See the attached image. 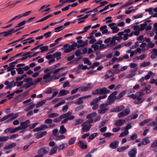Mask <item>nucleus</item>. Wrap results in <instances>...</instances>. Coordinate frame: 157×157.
<instances>
[{
    "instance_id": "2",
    "label": "nucleus",
    "mask_w": 157,
    "mask_h": 157,
    "mask_svg": "<svg viewBox=\"0 0 157 157\" xmlns=\"http://www.w3.org/2000/svg\"><path fill=\"white\" fill-rule=\"evenodd\" d=\"M110 102L109 103H105L101 104L99 105L100 109L98 110V113L100 114H104L109 110L108 105H110Z\"/></svg>"
},
{
    "instance_id": "25",
    "label": "nucleus",
    "mask_w": 157,
    "mask_h": 157,
    "mask_svg": "<svg viewBox=\"0 0 157 157\" xmlns=\"http://www.w3.org/2000/svg\"><path fill=\"white\" fill-rule=\"evenodd\" d=\"M83 122V120L82 119H78L76 120L72 123V125L73 126H76L78 124L82 123Z\"/></svg>"
},
{
    "instance_id": "31",
    "label": "nucleus",
    "mask_w": 157,
    "mask_h": 157,
    "mask_svg": "<svg viewBox=\"0 0 157 157\" xmlns=\"http://www.w3.org/2000/svg\"><path fill=\"white\" fill-rule=\"evenodd\" d=\"M71 114L72 112H68L62 115V116L63 119L65 118H69L70 117V116H71Z\"/></svg>"
},
{
    "instance_id": "4",
    "label": "nucleus",
    "mask_w": 157,
    "mask_h": 157,
    "mask_svg": "<svg viewBox=\"0 0 157 157\" xmlns=\"http://www.w3.org/2000/svg\"><path fill=\"white\" fill-rule=\"evenodd\" d=\"M110 92V91L109 90H107L106 87H103L102 88L97 89L95 91H93L92 92V94L94 95H96L98 94H106Z\"/></svg>"
},
{
    "instance_id": "37",
    "label": "nucleus",
    "mask_w": 157,
    "mask_h": 157,
    "mask_svg": "<svg viewBox=\"0 0 157 157\" xmlns=\"http://www.w3.org/2000/svg\"><path fill=\"white\" fill-rule=\"evenodd\" d=\"M100 101L98 98H96L90 103V105L92 106L93 105L98 104V103Z\"/></svg>"
},
{
    "instance_id": "32",
    "label": "nucleus",
    "mask_w": 157,
    "mask_h": 157,
    "mask_svg": "<svg viewBox=\"0 0 157 157\" xmlns=\"http://www.w3.org/2000/svg\"><path fill=\"white\" fill-rule=\"evenodd\" d=\"M126 92V90L122 91L120 93L119 95L116 97L117 99H119L120 98L122 97Z\"/></svg>"
},
{
    "instance_id": "33",
    "label": "nucleus",
    "mask_w": 157,
    "mask_h": 157,
    "mask_svg": "<svg viewBox=\"0 0 157 157\" xmlns=\"http://www.w3.org/2000/svg\"><path fill=\"white\" fill-rule=\"evenodd\" d=\"M67 131V129L65 128L63 125H61L60 126V130L59 131V132L62 134L65 133Z\"/></svg>"
},
{
    "instance_id": "22",
    "label": "nucleus",
    "mask_w": 157,
    "mask_h": 157,
    "mask_svg": "<svg viewBox=\"0 0 157 157\" xmlns=\"http://www.w3.org/2000/svg\"><path fill=\"white\" fill-rule=\"evenodd\" d=\"M16 145V144L15 143H13L10 144L6 146L4 148V150H7L10 149H12L15 147Z\"/></svg>"
},
{
    "instance_id": "50",
    "label": "nucleus",
    "mask_w": 157,
    "mask_h": 157,
    "mask_svg": "<svg viewBox=\"0 0 157 157\" xmlns=\"http://www.w3.org/2000/svg\"><path fill=\"white\" fill-rule=\"evenodd\" d=\"M59 116V114L56 113H52L48 115V117L49 118H55Z\"/></svg>"
},
{
    "instance_id": "15",
    "label": "nucleus",
    "mask_w": 157,
    "mask_h": 157,
    "mask_svg": "<svg viewBox=\"0 0 157 157\" xmlns=\"http://www.w3.org/2000/svg\"><path fill=\"white\" fill-rule=\"evenodd\" d=\"M145 40L147 42V50L149 48H153L154 46V44L151 41V40L149 38H145Z\"/></svg>"
},
{
    "instance_id": "45",
    "label": "nucleus",
    "mask_w": 157,
    "mask_h": 157,
    "mask_svg": "<svg viewBox=\"0 0 157 157\" xmlns=\"http://www.w3.org/2000/svg\"><path fill=\"white\" fill-rule=\"evenodd\" d=\"M111 29L112 30V33H117L119 30V29L117 26L111 27Z\"/></svg>"
},
{
    "instance_id": "61",
    "label": "nucleus",
    "mask_w": 157,
    "mask_h": 157,
    "mask_svg": "<svg viewBox=\"0 0 157 157\" xmlns=\"http://www.w3.org/2000/svg\"><path fill=\"white\" fill-rule=\"evenodd\" d=\"M32 12L31 10L26 12L23 14H20L21 17H25L28 15Z\"/></svg>"
},
{
    "instance_id": "41",
    "label": "nucleus",
    "mask_w": 157,
    "mask_h": 157,
    "mask_svg": "<svg viewBox=\"0 0 157 157\" xmlns=\"http://www.w3.org/2000/svg\"><path fill=\"white\" fill-rule=\"evenodd\" d=\"M63 119V117L61 115L60 117L55 118L53 121L55 123H58L60 122Z\"/></svg>"
},
{
    "instance_id": "55",
    "label": "nucleus",
    "mask_w": 157,
    "mask_h": 157,
    "mask_svg": "<svg viewBox=\"0 0 157 157\" xmlns=\"http://www.w3.org/2000/svg\"><path fill=\"white\" fill-rule=\"evenodd\" d=\"M149 62H144L141 64L140 65V67H144L149 65L150 64Z\"/></svg>"
},
{
    "instance_id": "6",
    "label": "nucleus",
    "mask_w": 157,
    "mask_h": 157,
    "mask_svg": "<svg viewBox=\"0 0 157 157\" xmlns=\"http://www.w3.org/2000/svg\"><path fill=\"white\" fill-rule=\"evenodd\" d=\"M51 75V74H50V72L48 73L45 75L42 78L43 79L45 80L42 81L41 82L40 84L41 85H44L45 84L50 82L52 80V79H50Z\"/></svg>"
},
{
    "instance_id": "10",
    "label": "nucleus",
    "mask_w": 157,
    "mask_h": 157,
    "mask_svg": "<svg viewBox=\"0 0 157 157\" xmlns=\"http://www.w3.org/2000/svg\"><path fill=\"white\" fill-rule=\"evenodd\" d=\"M30 122L29 120H27L21 123V129H25L30 126Z\"/></svg>"
},
{
    "instance_id": "3",
    "label": "nucleus",
    "mask_w": 157,
    "mask_h": 157,
    "mask_svg": "<svg viewBox=\"0 0 157 157\" xmlns=\"http://www.w3.org/2000/svg\"><path fill=\"white\" fill-rule=\"evenodd\" d=\"M78 45L76 43H74L71 45L68 44H66L63 45V48H64V52L65 53L69 52L75 50Z\"/></svg>"
},
{
    "instance_id": "57",
    "label": "nucleus",
    "mask_w": 157,
    "mask_h": 157,
    "mask_svg": "<svg viewBox=\"0 0 157 157\" xmlns=\"http://www.w3.org/2000/svg\"><path fill=\"white\" fill-rule=\"evenodd\" d=\"M128 131H126L125 130V131L122 132L120 134L119 137H124L127 135L128 133Z\"/></svg>"
},
{
    "instance_id": "14",
    "label": "nucleus",
    "mask_w": 157,
    "mask_h": 157,
    "mask_svg": "<svg viewBox=\"0 0 157 157\" xmlns=\"http://www.w3.org/2000/svg\"><path fill=\"white\" fill-rule=\"evenodd\" d=\"M13 33H14V28H12L8 31H4L0 33V34H3V36H6L11 34Z\"/></svg>"
},
{
    "instance_id": "29",
    "label": "nucleus",
    "mask_w": 157,
    "mask_h": 157,
    "mask_svg": "<svg viewBox=\"0 0 157 157\" xmlns=\"http://www.w3.org/2000/svg\"><path fill=\"white\" fill-rule=\"evenodd\" d=\"M129 147V145H127L126 146H123L119 147L117 149V151L120 152H122L126 149H128Z\"/></svg>"
},
{
    "instance_id": "28",
    "label": "nucleus",
    "mask_w": 157,
    "mask_h": 157,
    "mask_svg": "<svg viewBox=\"0 0 157 157\" xmlns=\"http://www.w3.org/2000/svg\"><path fill=\"white\" fill-rule=\"evenodd\" d=\"M114 75V74L110 71H109L105 75V80H106L108 78H110Z\"/></svg>"
},
{
    "instance_id": "21",
    "label": "nucleus",
    "mask_w": 157,
    "mask_h": 157,
    "mask_svg": "<svg viewBox=\"0 0 157 157\" xmlns=\"http://www.w3.org/2000/svg\"><path fill=\"white\" fill-rule=\"evenodd\" d=\"M69 93V91L68 90H60L58 96L59 97L62 96L67 94Z\"/></svg>"
},
{
    "instance_id": "38",
    "label": "nucleus",
    "mask_w": 157,
    "mask_h": 157,
    "mask_svg": "<svg viewBox=\"0 0 157 157\" xmlns=\"http://www.w3.org/2000/svg\"><path fill=\"white\" fill-rule=\"evenodd\" d=\"M80 95V94H77L71 96L67 98L66 99L67 100H74L78 97H79Z\"/></svg>"
},
{
    "instance_id": "47",
    "label": "nucleus",
    "mask_w": 157,
    "mask_h": 157,
    "mask_svg": "<svg viewBox=\"0 0 157 157\" xmlns=\"http://www.w3.org/2000/svg\"><path fill=\"white\" fill-rule=\"evenodd\" d=\"M74 102L76 104L79 105L82 104L83 102V101L82 100V98H81V97H80Z\"/></svg>"
},
{
    "instance_id": "19",
    "label": "nucleus",
    "mask_w": 157,
    "mask_h": 157,
    "mask_svg": "<svg viewBox=\"0 0 157 157\" xmlns=\"http://www.w3.org/2000/svg\"><path fill=\"white\" fill-rule=\"evenodd\" d=\"M93 86H81L79 87V90L81 91H86L91 89Z\"/></svg>"
},
{
    "instance_id": "35",
    "label": "nucleus",
    "mask_w": 157,
    "mask_h": 157,
    "mask_svg": "<svg viewBox=\"0 0 157 157\" xmlns=\"http://www.w3.org/2000/svg\"><path fill=\"white\" fill-rule=\"evenodd\" d=\"M46 100H44L38 102L36 105L35 104L36 107V108H38L42 106L46 102Z\"/></svg>"
},
{
    "instance_id": "51",
    "label": "nucleus",
    "mask_w": 157,
    "mask_h": 157,
    "mask_svg": "<svg viewBox=\"0 0 157 157\" xmlns=\"http://www.w3.org/2000/svg\"><path fill=\"white\" fill-rule=\"evenodd\" d=\"M76 140V138L75 137L71 138L69 140L68 143L70 145L73 144Z\"/></svg>"
},
{
    "instance_id": "9",
    "label": "nucleus",
    "mask_w": 157,
    "mask_h": 157,
    "mask_svg": "<svg viewBox=\"0 0 157 157\" xmlns=\"http://www.w3.org/2000/svg\"><path fill=\"white\" fill-rule=\"evenodd\" d=\"M117 93V91H115L113 92L109 95L108 98V99L109 100L108 102V103H109V102H110V104H111L115 101V99H114V98Z\"/></svg>"
},
{
    "instance_id": "58",
    "label": "nucleus",
    "mask_w": 157,
    "mask_h": 157,
    "mask_svg": "<svg viewBox=\"0 0 157 157\" xmlns=\"http://www.w3.org/2000/svg\"><path fill=\"white\" fill-rule=\"evenodd\" d=\"M113 134L108 132L103 133V135L105 137L109 138L111 136L113 135Z\"/></svg>"
},
{
    "instance_id": "34",
    "label": "nucleus",
    "mask_w": 157,
    "mask_h": 157,
    "mask_svg": "<svg viewBox=\"0 0 157 157\" xmlns=\"http://www.w3.org/2000/svg\"><path fill=\"white\" fill-rule=\"evenodd\" d=\"M9 139L8 136H0V142H5L8 140Z\"/></svg>"
},
{
    "instance_id": "43",
    "label": "nucleus",
    "mask_w": 157,
    "mask_h": 157,
    "mask_svg": "<svg viewBox=\"0 0 157 157\" xmlns=\"http://www.w3.org/2000/svg\"><path fill=\"white\" fill-rule=\"evenodd\" d=\"M116 37L114 36H113L112 38H111V41L110 44L112 46L115 45L116 44Z\"/></svg>"
},
{
    "instance_id": "30",
    "label": "nucleus",
    "mask_w": 157,
    "mask_h": 157,
    "mask_svg": "<svg viewBox=\"0 0 157 157\" xmlns=\"http://www.w3.org/2000/svg\"><path fill=\"white\" fill-rule=\"evenodd\" d=\"M75 118V117L74 116H70V117L68 118H65L61 122V124H63L66 123L67 122L68 120H71L74 119Z\"/></svg>"
},
{
    "instance_id": "64",
    "label": "nucleus",
    "mask_w": 157,
    "mask_h": 157,
    "mask_svg": "<svg viewBox=\"0 0 157 157\" xmlns=\"http://www.w3.org/2000/svg\"><path fill=\"white\" fill-rule=\"evenodd\" d=\"M40 131L44 130L45 129L48 128V126L46 124L41 125L39 127Z\"/></svg>"
},
{
    "instance_id": "62",
    "label": "nucleus",
    "mask_w": 157,
    "mask_h": 157,
    "mask_svg": "<svg viewBox=\"0 0 157 157\" xmlns=\"http://www.w3.org/2000/svg\"><path fill=\"white\" fill-rule=\"evenodd\" d=\"M87 42H88L87 40H86V41H83V43H82V44L81 45H78V48L82 47H84V46H86V45H87L88 44Z\"/></svg>"
},
{
    "instance_id": "23",
    "label": "nucleus",
    "mask_w": 157,
    "mask_h": 157,
    "mask_svg": "<svg viewBox=\"0 0 157 157\" xmlns=\"http://www.w3.org/2000/svg\"><path fill=\"white\" fill-rule=\"evenodd\" d=\"M138 116V114H132L128 116L126 118V120L127 121H129L132 119H135Z\"/></svg>"
},
{
    "instance_id": "40",
    "label": "nucleus",
    "mask_w": 157,
    "mask_h": 157,
    "mask_svg": "<svg viewBox=\"0 0 157 157\" xmlns=\"http://www.w3.org/2000/svg\"><path fill=\"white\" fill-rule=\"evenodd\" d=\"M147 56V55L144 54H143L140 56H139L136 57L135 58V60H139V59H141V60H143Z\"/></svg>"
},
{
    "instance_id": "44",
    "label": "nucleus",
    "mask_w": 157,
    "mask_h": 157,
    "mask_svg": "<svg viewBox=\"0 0 157 157\" xmlns=\"http://www.w3.org/2000/svg\"><path fill=\"white\" fill-rule=\"evenodd\" d=\"M35 106V104H33V105H31L30 106L27 107L25 109V111L26 112H27L30 110H31Z\"/></svg>"
},
{
    "instance_id": "54",
    "label": "nucleus",
    "mask_w": 157,
    "mask_h": 157,
    "mask_svg": "<svg viewBox=\"0 0 157 157\" xmlns=\"http://www.w3.org/2000/svg\"><path fill=\"white\" fill-rule=\"evenodd\" d=\"M83 60L84 61L85 64H87L88 65H90L92 64L91 63L89 60L86 58H85L83 59Z\"/></svg>"
},
{
    "instance_id": "63",
    "label": "nucleus",
    "mask_w": 157,
    "mask_h": 157,
    "mask_svg": "<svg viewBox=\"0 0 157 157\" xmlns=\"http://www.w3.org/2000/svg\"><path fill=\"white\" fill-rule=\"evenodd\" d=\"M27 22V21L26 20H24L21 22L19 23L17 25V26H16L15 27L17 28L18 27H20L22 25H24L25 23Z\"/></svg>"
},
{
    "instance_id": "46",
    "label": "nucleus",
    "mask_w": 157,
    "mask_h": 157,
    "mask_svg": "<svg viewBox=\"0 0 157 157\" xmlns=\"http://www.w3.org/2000/svg\"><path fill=\"white\" fill-rule=\"evenodd\" d=\"M153 73V72L151 71L149 72L148 74L146 75L144 77L145 80H147L149 79L150 78L151 76L152 75Z\"/></svg>"
},
{
    "instance_id": "42",
    "label": "nucleus",
    "mask_w": 157,
    "mask_h": 157,
    "mask_svg": "<svg viewBox=\"0 0 157 157\" xmlns=\"http://www.w3.org/2000/svg\"><path fill=\"white\" fill-rule=\"evenodd\" d=\"M67 144H63L59 145L58 148L59 150H63L67 147Z\"/></svg>"
},
{
    "instance_id": "24",
    "label": "nucleus",
    "mask_w": 157,
    "mask_h": 157,
    "mask_svg": "<svg viewBox=\"0 0 157 157\" xmlns=\"http://www.w3.org/2000/svg\"><path fill=\"white\" fill-rule=\"evenodd\" d=\"M141 142L143 145H146L150 143V141L149 140V138L148 137L144 138Z\"/></svg>"
},
{
    "instance_id": "52",
    "label": "nucleus",
    "mask_w": 157,
    "mask_h": 157,
    "mask_svg": "<svg viewBox=\"0 0 157 157\" xmlns=\"http://www.w3.org/2000/svg\"><path fill=\"white\" fill-rule=\"evenodd\" d=\"M48 48V46H45L43 47H40V49L41 50L40 51L42 53L44 52L47 50Z\"/></svg>"
},
{
    "instance_id": "13",
    "label": "nucleus",
    "mask_w": 157,
    "mask_h": 157,
    "mask_svg": "<svg viewBox=\"0 0 157 157\" xmlns=\"http://www.w3.org/2000/svg\"><path fill=\"white\" fill-rule=\"evenodd\" d=\"M79 146L82 149H86L87 147L86 142L84 140H79L78 142Z\"/></svg>"
},
{
    "instance_id": "56",
    "label": "nucleus",
    "mask_w": 157,
    "mask_h": 157,
    "mask_svg": "<svg viewBox=\"0 0 157 157\" xmlns=\"http://www.w3.org/2000/svg\"><path fill=\"white\" fill-rule=\"evenodd\" d=\"M16 70L19 74H22L24 72V71L22 68H16Z\"/></svg>"
},
{
    "instance_id": "49",
    "label": "nucleus",
    "mask_w": 157,
    "mask_h": 157,
    "mask_svg": "<svg viewBox=\"0 0 157 157\" xmlns=\"http://www.w3.org/2000/svg\"><path fill=\"white\" fill-rule=\"evenodd\" d=\"M99 44L96 42L95 44H93L91 45L92 48L94 49L95 50H97L99 49Z\"/></svg>"
},
{
    "instance_id": "39",
    "label": "nucleus",
    "mask_w": 157,
    "mask_h": 157,
    "mask_svg": "<svg viewBox=\"0 0 157 157\" xmlns=\"http://www.w3.org/2000/svg\"><path fill=\"white\" fill-rule=\"evenodd\" d=\"M61 55V53L59 52H56L55 53H54L53 54V58H57V60L60 59V56Z\"/></svg>"
},
{
    "instance_id": "7",
    "label": "nucleus",
    "mask_w": 157,
    "mask_h": 157,
    "mask_svg": "<svg viewBox=\"0 0 157 157\" xmlns=\"http://www.w3.org/2000/svg\"><path fill=\"white\" fill-rule=\"evenodd\" d=\"M130 112V110L128 109H126L120 112L117 115L119 118H121L128 115Z\"/></svg>"
},
{
    "instance_id": "8",
    "label": "nucleus",
    "mask_w": 157,
    "mask_h": 157,
    "mask_svg": "<svg viewBox=\"0 0 157 157\" xmlns=\"http://www.w3.org/2000/svg\"><path fill=\"white\" fill-rule=\"evenodd\" d=\"M49 147H44L40 148L37 152L38 154H40L43 157V155L48 152Z\"/></svg>"
},
{
    "instance_id": "16",
    "label": "nucleus",
    "mask_w": 157,
    "mask_h": 157,
    "mask_svg": "<svg viewBox=\"0 0 157 157\" xmlns=\"http://www.w3.org/2000/svg\"><path fill=\"white\" fill-rule=\"evenodd\" d=\"M125 122V121L124 119H120L116 121L114 124L116 126H121Z\"/></svg>"
},
{
    "instance_id": "27",
    "label": "nucleus",
    "mask_w": 157,
    "mask_h": 157,
    "mask_svg": "<svg viewBox=\"0 0 157 157\" xmlns=\"http://www.w3.org/2000/svg\"><path fill=\"white\" fill-rule=\"evenodd\" d=\"M97 115V113L96 112H94L87 115L86 118L89 119H92L91 118L96 116Z\"/></svg>"
},
{
    "instance_id": "53",
    "label": "nucleus",
    "mask_w": 157,
    "mask_h": 157,
    "mask_svg": "<svg viewBox=\"0 0 157 157\" xmlns=\"http://www.w3.org/2000/svg\"><path fill=\"white\" fill-rule=\"evenodd\" d=\"M137 138V135L136 134L134 133L131 135L129 138V140H134Z\"/></svg>"
},
{
    "instance_id": "12",
    "label": "nucleus",
    "mask_w": 157,
    "mask_h": 157,
    "mask_svg": "<svg viewBox=\"0 0 157 157\" xmlns=\"http://www.w3.org/2000/svg\"><path fill=\"white\" fill-rule=\"evenodd\" d=\"M124 109V106L123 105H121L120 106H117L116 108L111 109L110 111V112H119L123 110Z\"/></svg>"
},
{
    "instance_id": "60",
    "label": "nucleus",
    "mask_w": 157,
    "mask_h": 157,
    "mask_svg": "<svg viewBox=\"0 0 157 157\" xmlns=\"http://www.w3.org/2000/svg\"><path fill=\"white\" fill-rule=\"evenodd\" d=\"M63 25L57 27L56 28H55L54 29L56 30L55 31V32H58L61 31L63 27Z\"/></svg>"
},
{
    "instance_id": "17",
    "label": "nucleus",
    "mask_w": 157,
    "mask_h": 157,
    "mask_svg": "<svg viewBox=\"0 0 157 157\" xmlns=\"http://www.w3.org/2000/svg\"><path fill=\"white\" fill-rule=\"evenodd\" d=\"M118 144L119 142L117 141H116L111 143L109 145V147L112 149H115L118 147Z\"/></svg>"
},
{
    "instance_id": "26",
    "label": "nucleus",
    "mask_w": 157,
    "mask_h": 157,
    "mask_svg": "<svg viewBox=\"0 0 157 157\" xmlns=\"http://www.w3.org/2000/svg\"><path fill=\"white\" fill-rule=\"evenodd\" d=\"M26 83L24 84L23 86L21 87V88H25V89H27L31 86L34 85L33 82H26Z\"/></svg>"
},
{
    "instance_id": "48",
    "label": "nucleus",
    "mask_w": 157,
    "mask_h": 157,
    "mask_svg": "<svg viewBox=\"0 0 157 157\" xmlns=\"http://www.w3.org/2000/svg\"><path fill=\"white\" fill-rule=\"evenodd\" d=\"M58 149L57 146H55L53 147L51 150L49 154L50 155H52L55 153L56 151Z\"/></svg>"
},
{
    "instance_id": "1",
    "label": "nucleus",
    "mask_w": 157,
    "mask_h": 157,
    "mask_svg": "<svg viewBox=\"0 0 157 157\" xmlns=\"http://www.w3.org/2000/svg\"><path fill=\"white\" fill-rule=\"evenodd\" d=\"M93 122V119H89L86 121L82 123L81 125L82 126V130L83 132L88 131L92 126L91 124Z\"/></svg>"
},
{
    "instance_id": "11",
    "label": "nucleus",
    "mask_w": 157,
    "mask_h": 157,
    "mask_svg": "<svg viewBox=\"0 0 157 157\" xmlns=\"http://www.w3.org/2000/svg\"><path fill=\"white\" fill-rule=\"evenodd\" d=\"M137 153V149L136 148H133L128 152V155L130 157H136Z\"/></svg>"
},
{
    "instance_id": "20",
    "label": "nucleus",
    "mask_w": 157,
    "mask_h": 157,
    "mask_svg": "<svg viewBox=\"0 0 157 157\" xmlns=\"http://www.w3.org/2000/svg\"><path fill=\"white\" fill-rule=\"evenodd\" d=\"M147 24L146 23L141 24L140 25V28L139 26H136L134 27V29H139V30L140 31L143 30L145 28V27L147 26Z\"/></svg>"
},
{
    "instance_id": "36",
    "label": "nucleus",
    "mask_w": 157,
    "mask_h": 157,
    "mask_svg": "<svg viewBox=\"0 0 157 157\" xmlns=\"http://www.w3.org/2000/svg\"><path fill=\"white\" fill-rule=\"evenodd\" d=\"M66 136L63 135L57 136L55 138V140L56 141L60 140L65 138Z\"/></svg>"
},
{
    "instance_id": "59",
    "label": "nucleus",
    "mask_w": 157,
    "mask_h": 157,
    "mask_svg": "<svg viewBox=\"0 0 157 157\" xmlns=\"http://www.w3.org/2000/svg\"><path fill=\"white\" fill-rule=\"evenodd\" d=\"M13 128H9L6 129L4 132L5 133H7L9 132H10V133H13Z\"/></svg>"
},
{
    "instance_id": "5",
    "label": "nucleus",
    "mask_w": 157,
    "mask_h": 157,
    "mask_svg": "<svg viewBox=\"0 0 157 157\" xmlns=\"http://www.w3.org/2000/svg\"><path fill=\"white\" fill-rule=\"evenodd\" d=\"M151 88L150 86L149 85L146 86L144 89L140 90L139 92L137 93V95L141 97L145 94L150 93L151 92Z\"/></svg>"
},
{
    "instance_id": "18",
    "label": "nucleus",
    "mask_w": 157,
    "mask_h": 157,
    "mask_svg": "<svg viewBox=\"0 0 157 157\" xmlns=\"http://www.w3.org/2000/svg\"><path fill=\"white\" fill-rule=\"evenodd\" d=\"M47 133V132L46 131H43L37 133L36 134V138L37 139H39L44 136H45Z\"/></svg>"
}]
</instances>
